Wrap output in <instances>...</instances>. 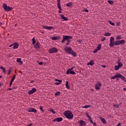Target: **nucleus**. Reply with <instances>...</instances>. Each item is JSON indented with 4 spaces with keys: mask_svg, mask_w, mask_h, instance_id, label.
<instances>
[{
    "mask_svg": "<svg viewBox=\"0 0 126 126\" xmlns=\"http://www.w3.org/2000/svg\"><path fill=\"white\" fill-rule=\"evenodd\" d=\"M79 125L80 126H85V122L83 120H81L79 122Z\"/></svg>",
    "mask_w": 126,
    "mask_h": 126,
    "instance_id": "obj_18",
    "label": "nucleus"
},
{
    "mask_svg": "<svg viewBox=\"0 0 126 126\" xmlns=\"http://www.w3.org/2000/svg\"><path fill=\"white\" fill-rule=\"evenodd\" d=\"M83 11L84 12H89V10H88V9H84Z\"/></svg>",
    "mask_w": 126,
    "mask_h": 126,
    "instance_id": "obj_44",
    "label": "nucleus"
},
{
    "mask_svg": "<svg viewBox=\"0 0 126 126\" xmlns=\"http://www.w3.org/2000/svg\"><path fill=\"white\" fill-rule=\"evenodd\" d=\"M12 83H13L12 82H10V84H9L10 87H11V86H12Z\"/></svg>",
    "mask_w": 126,
    "mask_h": 126,
    "instance_id": "obj_54",
    "label": "nucleus"
},
{
    "mask_svg": "<svg viewBox=\"0 0 126 126\" xmlns=\"http://www.w3.org/2000/svg\"><path fill=\"white\" fill-rule=\"evenodd\" d=\"M118 75H119V78H121L122 80H123V81H125L126 78L125 77V76H123V75L121 74L120 73H119Z\"/></svg>",
    "mask_w": 126,
    "mask_h": 126,
    "instance_id": "obj_15",
    "label": "nucleus"
},
{
    "mask_svg": "<svg viewBox=\"0 0 126 126\" xmlns=\"http://www.w3.org/2000/svg\"><path fill=\"white\" fill-rule=\"evenodd\" d=\"M102 87V83L98 82L95 85V89L96 90H100V88Z\"/></svg>",
    "mask_w": 126,
    "mask_h": 126,
    "instance_id": "obj_7",
    "label": "nucleus"
},
{
    "mask_svg": "<svg viewBox=\"0 0 126 126\" xmlns=\"http://www.w3.org/2000/svg\"><path fill=\"white\" fill-rule=\"evenodd\" d=\"M77 42H79V43H80V44H81V42H82V40L79 39L77 40Z\"/></svg>",
    "mask_w": 126,
    "mask_h": 126,
    "instance_id": "obj_51",
    "label": "nucleus"
},
{
    "mask_svg": "<svg viewBox=\"0 0 126 126\" xmlns=\"http://www.w3.org/2000/svg\"><path fill=\"white\" fill-rule=\"evenodd\" d=\"M12 71V68H10L9 70H8V71L7 74L8 75H10Z\"/></svg>",
    "mask_w": 126,
    "mask_h": 126,
    "instance_id": "obj_25",
    "label": "nucleus"
},
{
    "mask_svg": "<svg viewBox=\"0 0 126 126\" xmlns=\"http://www.w3.org/2000/svg\"><path fill=\"white\" fill-rule=\"evenodd\" d=\"M66 73L67 74H76L75 72H74V71L72 70H67Z\"/></svg>",
    "mask_w": 126,
    "mask_h": 126,
    "instance_id": "obj_16",
    "label": "nucleus"
},
{
    "mask_svg": "<svg viewBox=\"0 0 126 126\" xmlns=\"http://www.w3.org/2000/svg\"><path fill=\"white\" fill-rule=\"evenodd\" d=\"M126 43V40L122 39L120 40L115 41L114 42L115 46H119V45H123Z\"/></svg>",
    "mask_w": 126,
    "mask_h": 126,
    "instance_id": "obj_3",
    "label": "nucleus"
},
{
    "mask_svg": "<svg viewBox=\"0 0 126 126\" xmlns=\"http://www.w3.org/2000/svg\"><path fill=\"white\" fill-rule=\"evenodd\" d=\"M13 81H14V79L12 78V79L11 80V82H13Z\"/></svg>",
    "mask_w": 126,
    "mask_h": 126,
    "instance_id": "obj_60",
    "label": "nucleus"
},
{
    "mask_svg": "<svg viewBox=\"0 0 126 126\" xmlns=\"http://www.w3.org/2000/svg\"><path fill=\"white\" fill-rule=\"evenodd\" d=\"M42 28H44V29H47V30H51V29H54V27H48V26H46L45 25H42Z\"/></svg>",
    "mask_w": 126,
    "mask_h": 126,
    "instance_id": "obj_12",
    "label": "nucleus"
},
{
    "mask_svg": "<svg viewBox=\"0 0 126 126\" xmlns=\"http://www.w3.org/2000/svg\"><path fill=\"white\" fill-rule=\"evenodd\" d=\"M32 45H35V44H36V40H35V37H33L32 39Z\"/></svg>",
    "mask_w": 126,
    "mask_h": 126,
    "instance_id": "obj_29",
    "label": "nucleus"
},
{
    "mask_svg": "<svg viewBox=\"0 0 126 126\" xmlns=\"http://www.w3.org/2000/svg\"><path fill=\"white\" fill-rule=\"evenodd\" d=\"M65 86L67 89H69V88H70V87H69V85H68V81L66 82Z\"/></svg>",
    "mask_w": 126,
    "mask_h": 126,
    "instance_id": "obj_23",
    "label": "nucleus"
},
{
    "mask_svg": "<svg viewBox=\"0 0 126 126\" xmlns=\"http://www.w3.org/2000/svg\"><path fill=\"white\" fill-rule=\"evenodd\" d=\"M98 51H100L101 50V44H98V46L96 48Z\"/></svg>",
    "mask_w": 126,
    "mask_h": 126,
    "instance_id": "obj_37",
    "label": "nucleus"
},
{
    "mask_svg": "<svg viewBox=\"0 0 126 126\" xmlns=\"http://www.w3.org/2000/svg\"><path fill=\"white\" fill-rule=\"evenodd\" d=\"M35 92H37V89H36L35 88H33L32 90H30L28 92V94L29 95H31L33 94V93H35Z\"/></svg>",
    "mask_w": 126,
    "mask_h": 126,
    "instance_id": "obj_11",
    "label": "nucleus"
},
{
    "mask_svg": "<svg viewBox=\"0 0 126 126\" xmlns=\"http://www.w3.org/2000/svg\"><path fill=\"white\" fill-rule=\"evenodd\" d=\"M121 39H122V36L121 35H118L116 37V40H117V41L121 40Z\"/></svg>",
    "mask_w": 126,
    "mask_h": 126,
    "instance_id": "obj_31",
    "label": "nucleus"
},
{
    "mask_svg": "<svg viewBox=\"0 0 126 126\" xmlns=\"http://www.w3.org/2000/svg\"><path fill=\"white\" fill-rule=\"evenodd\" d=\"M63 119L62 117H58L57 118H56L53 120V122L55 123V122H62L63 121Z\"/></svg>",
    "mask_w": 126,
    "mask_h": 126,
    "instance_id": "obj_13",
    "label": "nucleus"
},
{
    "mask_svg": "<svg viewBox=\"0 0 126 126\" xmlns=\"http://www.w3.org/2000/svg\"><path fill=\"white\" fill-rule=\"evenodd\" d=\"M119 78V73L116 74V75L112 76L111 79H116V78Z\"/></svg>",
    "mask_w": 126,
    "mask_h": 126,
    "instance_id": "obj_20",
    "label": "nucleus"
},
{
    "mask_svg": "<svg viewBox=\"0 0 126 126\" xmlns=\"http://www.w3.org/2000/svg\"><path fill=\"white\" fill-rule=\"evenodd\" d=\"M13 46V49L14 50H15V49L18 48V47H19V44H18V43L15 42L14 43Z\"/></svg>",
    "mask_w": 126,
    "mask_h": 126,
    "instance_id": "obj_14",
    "label": "nucleus"
},
{
    "mask_svg": "<svg viewBox=\"0 0 126 126\" xmlns=\"http://www.w3.org/2000/svg\"><path fill=\"white\" fill-rule=\"evenodd\" d=\"M100 120L101 121L102 123H103V124H107V122L106 121V120H105V119L101 118Z\"/></svg>",
    "mask_w": 126,
    "mask_h": 126,
    "instance_id": "obj_24",
    "label": "nucleus"
},
{
    "mask_svg": "<svg viewBox=\"0 0 126 126\" xmlns=\"http://www.w3.org/2000/svg\"><path fill=\"white\" fill-rule=\"evenodd\" d=\"M73 68H74V67H72V68H69V69H68V70H70V71H71V70H72V69H73Z\"/></svg>",
    "mask_w": 126,
    "mask_h": 126,
    "instance_id": "obj_52",
    "label": "nucleus"
},
{
    "mask_svg": "<svg viewBox=\"0 0 126 126\" xmlns=\"http://www.w3.org/2000/svg\"><path fill=\"white\" fill-rule=\"evenodd\" d=\"M2 7L4 9V11H11L13 8L12 7L7 6L6 3H3Z\"/></svg>",
    "mask_w": 126,
    "mask_h": 126,
    "instance_id": "obj_2",
    "label": "nucleus"
},
{
    "mask_svg": "<svg viewBox=\"0 0 126 126\" xmlns=\"http://www.w3.org/2000/svg\"><path fill=\"white\" fill-rule=\"evenodd\" d=\"M91 107V105H85L83 107V108L86 109L87 108H90Z\"/></svg>",
    "mask_w": 126,
    "mask_h": 126,
    "instance_id": "obj_39",
    "label": "nucleus"
},
{
    "mask_svg": "<svg viewBox=\"0 0 126 126\" xmlns=\"http://www.w3.org/2000/svg\"><path fill=\"white\" fill-rule=\"evenodd\" d=\"M60 16H61V18H62V19H63V20H64V21H67V20H68V18H66V17H64V15H63V14H61V15H60Z\"/></svg>",
    "mask_w": 126,
    "mask_h": 126,
    "instance_id": "obj_17",
    "label": "nucleus"
},
{
    "mask_svg": "<svg viewBox=\"0 0 126 126\" xmlns=\"http://www.w3.org/2000/svg\"><path fill=\"white\" fill-rule=\"evenodd\" d=\"M34 48H35V49H39V48H40V45H39V43L38 42L35 44Z\"/></svg>",
    "mask_w": 126,
    "mask_h": 126,
    "instance_id": "obj_22",
    "label": "nucleus"
},
{
    "mask_svg": "<svg viewBox=\"0 0 126 126\" xmlns=\"http://www.w3.org/2000/svg\"><path fill=\"white\" fill-rule=\"evenodd\" d=\"M38 64H39V65H42V64H43V63L42 62L38 63Z\"/></svg>",
    "mask_w": 126,
    "mask_h": 126,
    "instance_id": "obj_55",
    "label": "nucleus"
},
{
    "mask_svg": "<svg viewBox=\"0 0 126 126\" xmlns=\"http://www.w3.org/2000/svg\"><path fill=\"white\" fill-rule=\"evenodd\" d=\"M65 45H66V46H68L69 45V43L67 42V43H66Z\"/></svg>",
    "mask_w": 126,
    "mask_h": 126,
    "instance_id": "obj_61",
    "label": "nucleus"
},
{
    "mask_svg": "<svg viewBox=\"0 0 126 126\" xmlns=\"http://www.w3.org/2000/svg\"><path fill=\"white\" fill-rule=\"evenodd\" d=\"M12 46H13V44L10 45L9 47L10 48H11V47H12Z\"/></svg>",
    "mask_w": 126,
    "mask_h": 126,
    "instance_id": "obj_64",
    "label": "nucleus"
},
{
    "mask_svg": "<svg viewBox=\"0 0 126 126\" xmlns=\"http://www.w3.org/2000/svg\"><path fill=\"white\" fill-rule=\"evenodd\" d=\"M61 94L60 92H57L55 93V96H59Z\"/></svg>",
    "mask_w": 126,
    "mask_h": 126,
    "instance_id": "obj_42",
    "label": "nucleus"
},
{
    "mask_svg": "<svg viewBox=\"0 0 126 126\" xmlns=\"http://www.w3.org/2000/svg\"><path fill=\"white\" fill-rule=\"evenodd\" d=\"M63 115L65 116V118L68 120H72V119H73V114L72 112L69 110L64 111Z\"/></svg>",
    "mask_w": 126,
    "mask_h": 126,
    "instance_id": "obj_1",
    "label": "nucleus"
},
{
    "mask_svg": "<svg viewBox=\"0 0 126 126\" xmlns=\"http://www.w3.org/2000/svg\"><path fill=\"white\" fill-rule=\"evenodd\" d=\"M113 107L115 108H120V104H114Z\"/></svg>",
    "mask_w": 126,
    "mask_h": 126,
    "instance_id": "obj_38",
    "label": "nucleus"
},
{
    "mask_svg": "<svg viewBox=\"0 0 126 126\" xmlns=\"http://www.w3.org/2000/svg\"><path fill=\"white\" fill-rule=\"evenodd\" d=\"M86 115L87 116V118L89 119V120L91 119V117H90V115L87 114V113H86Z\"/></svg>",
    "mask_w": 126,
    "mask_h": 126,
    "instance_id": "obj_43",
    "label": "nucleus"
},
{
    "mask_svg": "<svg viewBox=\"0 0 126 126\" xmlns=\"http://www.w3.org/2000/svg\"><path fill=\"white\" fill-rule=\"evenodd\" d=\"M109 47H114L115 43V38L111 37L109 40Z\"/></svg>",
    "mask_w": 126,
    "mask_h": 126,
    "instance_id": "obj_5",
    "label": "nucleus"
},
{
    "mask_svg": "<svg viewBox=\"0 0 126 126\" xmlns=\"http://www.w3.org/2000/svg\"><path fill=\"white\" fill-rule=\"evenodd\" d=\"M55 81H58V82H63L62 80H59L58 79H55Z\"/></svg>",
    "mask_w": 126,
    "mask_h": 126,
    "instance_id": "obj_47",
    "label": "nucleus"
},
{
    "mask_svg": "<svg viewBox=\"0 0 126 126\" xmlns=\"http://www.w3.org/2000/svg\"><path fill=\"white\" fill-rule=\"evenodd\" d=\"M66 6H67L68 7H72V6L73 5V4H72V2H70L67 3L66 4Z\"/></svg>",
    "mask_w": 126,
    "mask_h": 126,
    "instance_id": "obj_19",
    "label": "nucleus"
},
{
    "mask_svg": "<svg viewBox=\"0 0 126 126\" xmlns=\"http://www.w3.org/2000/svg\"><path fill=\"white\" fill-rule=\"evenodd\" d=\"M64 51L67 53V54H71V52H72V49L71 47H66L64 49Z\"/></svg>",
    "mask_w": 126,
    "mask_h": 126,
    "instance_id": "obj_9",
    "label": "nucleus"
},
{
    "mask_svg": "<svg viewBox=\"0 0 126 126\" xmlns=\"http://www.w3.org/2000/svg\"><path fill=\"white\" fill-rule=\"evenodd\" d=\"M107 1L108 2V3H109V4H111V5L114 4V1H113L112 0H109Z\"/></svg>",
    "mask_w": 126,
    "mask_h": 126,
    "instance_id": "obj_33",
    "label": "nucleus"
},
{
    "mask_svg": "<svg viewBox=\"0 0 126 126\" xmlns=\"http://www.w3.org/2000/svg\"><path fill=\"white\" fill-rule=\"evenodd\" d=\"M116 25H117V26H120V25H121V22H117Z\"/></svg>",
    "mask_w": 126,
    "mask_h": 126,
    "instance_id": "obj_48",
    "label": "nucleus"
},
{
    "mask_svg": "<svg viewBox=\"0 0 126 126\" xmlns=\"http://www.w3.org/2000/svg\"><path fill=\"white\" fill-rule=\"evenodd\" d=\"M122 126V124L121 123H119L117 126Z\"/></svg>",
    "mask_w": 126,
    "mask_h": 126,
    "instance_id": "obj_58",
    "label": "nucleus"
},
{
    "mask_svg": "<svg viewBox=\"0 0 126 126\" xmlns=\"http://www.w3.org/2000/svg\"><path fill=\"white\" fill-rule=\"evenodd\" d=\"M0 68L2 70V72H3V73H6V72L5 71V69L3 68V66L0 67Z\"/></svg>",
    "mask_w": 126,
    "mask_h": 126,
    "instance_id": "obj_27",
    "label": "nucleus"
},
{
    "mask_svg": "<svg viewBox=\"0 0 126 126\" xmlns=\"http://www.w3.org/2000/svg\"><path fill=\"white\" fill-rule=\"evenodd\" d=\"M19 63L20 64H23V62H22V61H21V62H20Z\"/></svg>",
    "mask_w": 126,
    "mask_h": 126,
    "instance_id": "obj_57",
    "label": "nucleus"
},
{
    "mask_svg": "<svg viewBox=\"0 0 126 126\" xmlns=\"http://www.w3.org/2000/svg\"><path fill=\"white\" fill-rule=\"evenodd\" d=\"M105 40H106V37H103L101 38V42H104Z\"/></svg>",
    "mask_w": 126,
    "mask_h": 126,
    "instance_id": "obj_41",
    "label": "nucleus"
},
{
    "mask_svg": "<svg viewBox=\"0 0 126 126\" xmlns=\"http://www.w3.org/2000/svg\"><path fill=\"white\" fill-rule=\"evenodd\" d=\"M49 112H52L53 114H56V111L53 108H50Z\"/></svg>",
    "mask_w": 126,
    "mask_h": 126,
    "instance_id": "obj_30",
    "label": "nucleus"
},
{
    "mask_svg": "<svg viewBox=\"0 0 126 126\" xmlns=\"http://www.w3.org/2000/svg\"><path fill=\"white\" fill-rule=\"evenodd\" d=\"M40 111H41V112H42V113H44V112H45V111L44 110V108H43V106H41L39 108Z\"/></svg>",
    "mask_w": 126,
    "mask_h": 126,
    "instance_id": "obj_36",
    "label": "nucleus"
},
{
    "mask_svg": "<svg viewBox=\"0 0 126 126\" xmlns=\"http://www.w3.org/2000/svg\"><path fill=\"white\" fill-rule=\"evenodd\" d=\"M58 49L55 47H53L50 49L49 53V54H54V53H58Z\"/></svg>",
    "mask_w": 126,
    "mask_h": 126,
    "instance_id": "obj_8",
    "label": "nucleus"
},
{
    "mask_svg": "<svg viewBox=\"0 0 126 126\" xmlns=\"http://www.w3.org/2000/svg\"><path fill=\"white\" fill-rule=\"evenodd\" d=\"M61 83H62V82H59L55 83V84H56V85H60V84H61Z\"/></svg>",
    "mask_w": 126,
    "mask_h": 126,
    "instance_id": "obj_49",
    "label": "nucleus"
},
{
    "mask_svg": "<svg viewBox=\"0 0 126 126\" xmlns=\"http://www.w3.org/2000/svg\"><path fill=\"white\" fill-rule=\"evenodd\" d=\"M111 34H112V33H111V32H105V33H104V36H110Z\"/></svg>",
    "mask_w": 126,
    "mask_h": 126,
    "instance_id": "obj_21",
    "label": "nucleus"
},
{
    "mask_svg": "<svg viewBox=\"0 0 126 126\" xmlns=\"http://www.w3.org/2000/svg\"><path fill=\"white\" fill-rule=\"evenodd\" d=\"M72 39V36L69 35H63V39L61 41L62 43H64L66 40H70Z\"/></svg>",
    "mask_w": 126,
    "mask_h": 126,
    "instance_id": "obj_4",
    "label": "nucleus"
},
{
    "mask_svg": "<svg viewBox=\"0 0 126 126\" xmlns=\"http://www.w3.org/2000/svg\"><path fill=\"white\" fill-rule=\"evenodd\" d=\"M15 77H16V75H14L13 77H12V79L14 80V79H15Z\"/></svg>",
    "mask_w": 126,
    "mask_h": 126,
    "instance_id": "obj_53",
    "label": "nucleus"
},
{
    "mask_svg": "<svg viewBox=\"0 0 126 126\" xmlns=\"http://www.w3.org/2000/svg\"><path fill=\"white\" fill-rule=\"evenodd\" d=\"M59 38H61V36L57 37V36H53L52 37V40H58Z\"/></svg>",
    "mask_w": 126,
    "mask_h": 126,
    "instance_id": "obj_28",
    "label": "nucleus"
},
{
    "mask_svg": "<svg viewBox=\"0 0 126 126\" xmlns=\"http://www.w3.org/2000/svg\"><path fill=\"white\" fill-rule=\"evenodd\" d=\"M94 126H97V124L95 122H94Z\"/></svg>",
    "mask_w": 126,
    "mask_h": 126,
    "instance_id": "obj_63",
    "label": "nucleus"
},
{
    "mask_svg": "<svg viewBox=\"0 0 126 126\" xmlns=\"http://www.w3.org/2000/svg\"><path fill=\"white\" fill-rule=\"evenodd\" d=\"M13 81H14V79L12 78V79L11 80V82H13Z\"/></svg>",
    "mask_w": 126,
    "mask_h": 126,
    "instance_id": "obj_59",
    "label": "nucleus"
},
{
    "mask_svg": "<svg viewBox=\"0 0 126 126\" xmlns=\"http://www.w3.org/2000/svg\"><path fill=\"white\" fill-rule=\"evenodd\" d=\"M89 120L92 124H93V120H92V118H91Z\"/></svg>",
    "mask_w": 126,
    "mask_h": 126,
    "instance_id": "obj_50",
    "label": "nucleus"
},
{
    "mask_svg": "<svg viewBox=\"0 0 126 126\" xmlns=\"http://www.w3.org/2000/svg\"><path fill=\"white\" fill-rule=\"evenodd\" d=\"M40 33H41V34H45V32L43 31H40Z\"/></svg>",
    "mask_w": 126,
    "mask_h": 126,
    "instance_id": "obj_62",
    "label": "nucleus"
},
{
    "mask_svg": "<svg viewBox=\"0 0 126 126\" xmlns=\"http://www.w3.org/2000/svg\"><path fill=\"white\" fill-rule=\"evenodd\" d=\"M21 61V58H18L17 59V63H19Z\"/></svg>",
    "mask_w": 126,
    "mask_h": 126,
    "instance_id": "obj_45",
    "label": "nucleus"
},
{
    "mask_svg": "<svg viewBox=\"0 0 126 126\" xmlns=\"http://www.w3.org/2000/svg\"><path fill=\"white\" fill-rule=\"evenodd\" d=\"M57 6L59 8V13H62V6H61V0H57Z\"/></svg>",
    "mask_w": 126,
    "mask_h": 126,
    "instance_id": "obj_6",
    "label": "nucleus"
},
{
    "mask_svg": "<svg viewBox=\"0 0 126 126\" xmlns=\"http://www.w3.org/2000/svg\"><path fill=\"white\" fill-rule=\"evenodd\" d=\"M67 40V43H70V40L69 39H66Z\"/></svg>",
    "mask_w": 126,
    "mask_h": 126,
    "instance_id": "obj_56",
    "label": "nucleus"
},
{
    "mask_svg": "<svg viewBox=\"0 0 126 126\" xmlns=\"http://www.w3.org/2000/svg\"><path fill=\"white\" fill-rule=\"evenodd\" d=\"M114 69L115 70H119V69H120V67H119L118 65L115 66Z\"/></svg>",
    "mask_w": 126,
    "mask_h": 126,
    "instance_id": "obj_35",
    "label": "nucleus"
},
{
    "mask_svg": "<svg viewBox=\"0 0 126 126\" xmlns=\"http://www.w3.org/2000/svg\"><path fill=\"white\" fill-rule=\"evenodd\" d=\"M70 55H72L73 57H76V53L74 52L73 50H72L71 53H70Z\"/></svg>",
    "mask_w": 126,
    "mask_h": 126,
    "instance_id": "obj_26",
    "label": "nucleus"
},
{
    "mask_svg": "<svg viewBox=\"0 0 126 126\" xmlns=\"http://www.w3.org/2000/svg\"><path fill=\"white\" fill-rule=\"evenodd\" d=\"M90 65H94V61L91 60L90 62L89 63Z\"/></svg>",
    "mask_w": 126,
    "mask_h": 126,
    "instance_id": "obj_34",
    "label": "nucleus"
},
{
    "mask_svg": "<svg viewBox=\"0 0 126 126\" xmlns=\"http://www.w3.org/2000/svg\"><path fill=\"white\" fill-rule=\"evenodd\" d=\"M118 66L120 67H122V66H123V63H122V62H118Z\"/></svg>",
    "mask_w": 126,
    "mask_h": 126,
    "instance_id": "obj_32",
    "label": "nucleus"
},
{
    "mask_svg": "<svg viewBox=\"0 0 126 126\" xmlns=\"http://www.w3.org/2000/svg\"><path fill=\"white\" fill-rule=\"evenodd\" d=\"M109 23L111 24V25H112V26H115V23L112 22V21H109Z\"/></svg>",
    "mask_w": 126,
    "mask_h": 126,
    "instance_id": "obj_40",
    "label": "nucleus"
},
{
    "mask_svg": "<svg viewBox=\"0 0 126 126\" xmlns=\"http://www.w3.org/2000/svg\"><path fill=\"white\" fill-rule=\"evenodd\" d=\"M28 112H29V113H31L32 112V113H36L37 110H36V109L33 107H31V108H28Z\"/></svg>",
    "mask_w": 126,
    "mask_h": 126,
    "instance_id": "obj_10",
    "label": "nucleus"
},
{
    "mask_svg": "<svg viewBox=\"0 0 126 126\" xmlns=\"http://www.w3.org/2000/svg\"><path fill=\"white\" fill-rule=\"evenodd\" d=\"M98 51H99L98 49H95L93 51L94 54H95V53H97V52H98Z\"/></svg>",
    "mask_w": 126,
    "mask_h": 126,
    "instance_id": "obj_46",
    "label": "nucleus"
}]
</instances>
